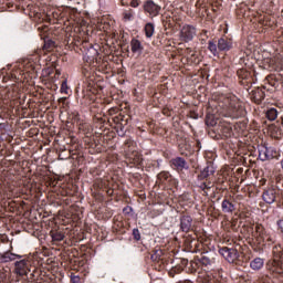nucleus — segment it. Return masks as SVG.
Here are the masks:
<instances>
[{
	"label": "nucleus",
	"instance_id": "f257e3e1",
	"mask_svg": "<svg viewBox=\"0 0 283 283\" xmlns=\"http://www.w3.org/2000/svg\"><path fill=\"white\" fill-rule=\"evenodd\" d=\"M221 114L226 118H244L247 116V108H244V103L238 98L235 95H229L222 97L221 101Z\"/></svg>",
	"mask_w": 283,
	"mask_h": 283
},
{
	"label": "nucleus",
	"instance_id": "f03ea898",
	"mask_svg": "<svg viewBox=\"0 0 283 283\" xmlns=\"http://www.w3.org/2000/svg\"><path fill=\"white\" fill-rule=\"evenodd\" d=\"M218 264V254L213 250L202 251L190 261V269L192 273H196L198 269L203 271H214Z\"/></svg>",
	"mask_w": 283,
	"mask_h": 283
},
{
	"label": "nucleus",
	"instance_id": "7ed1b4c3",
	"mask_svg": "<svg viewBox=\"0 0 283 283\" xmlns=\"http://www.w3.org/2000/svg\"><path fill=\"white\" fill-rule=\"evenodd\" d=\"M266 271L271 275L283 277V248L277 244L272 249V259L266 262Z\"/></svg>",
	"mask_w": 283,
	"mask_h": 283
},
{
	"label": "nucleus",
	"instance_id": "20e7f679",
	"mask_svg": "<svg viewBox=\"0 0 283 283\" xmlns=\"http://www.w3.org/2000/svg\"><path fill=\"white\" fill-rule=\"evenodd\" d=\"M125 147V157L130 163V165H140V160H143V157L140 156V153L136 150V143L132 139H128L124 144Z\"/></svg>",
	"mask_w": 283,
	"mask_h": 283
},
{
	"label": "nucleus",
	"instance_id": "39448f33",
	"mask_svg": "<svg viewBox=\"0 0 283 283\" xmlns=\"http://www.w3.org/2000/svg\"><path fill=\"white\" fill-rule=\"evenodd\" d=\"M234 244L235 245L232 248L222 247L219 249L220 255H222L229 264H238V261L240 260V252L238 251V247H240V244Z\"/></svg>",
	"mask_w": 283,
	"mask_h": 283
},
{
	"label": "nucleus",
	"instance_id": "423d86ee",
	"mask_svg": "<svg viewBox=\"0 0 283 283\" xmlns=\"http://www.w3.org/2000/svg\"><path fill=\"white\" fill-rule=\"evenodd\" d=\"M253 242L254 244H264L265 242H273L271 235L266 233V229L262 223L254 224V233H253Z\"/></svg>",
	"mask_w": 283,
	"mask_h": 283
},
{
	"label": "nucleus",
	"instance_id": "0eeeda50",
	"mask_svg": "<svg viewBox=\"0 0 283 283\" xmlns=\"http://www.w3.org/2000/svg\"><path fill=\"white\" fill-rule=\"evenodd\" d=\"M143 10L149 19H156V17L160 14V10H163V8L154 0H146L143 4Z\"/></svg>",
	"mask_w": 283,
	"mask_h": 283
},
{
	"label": "nucleus",
	"instance_id": "6e6552de",
	"mask_svg": "<svg viewBox=\"0 0 283 283\" xmlns=\"http://www.w3.org/2000/svg\"><path fill=\"white\" fill-rule=\"evenodd\" d=\"M14 266L17 275H19L20 277H23V275H28L32 272V269H30L32 266V263L28 259L17 261L14 263Z\"/></svg>",
	"mask_w": 283,
	"mask_h": 283
},
{
	"label": "nucleus",
	"instance_id": "1a4fd4ad",
	"mask_svg": "<svg viewBox=\"0 0 283 283\" xmlns=\"http://www.w3.org/2000/svg\"><path fill=\"white\" fill-rule=\"evenodd\" d=\"M237 74L239 76L240 85H243V87H251L253 85V73L245 69H239Z\"/></svg>",
	"mask_w": 283,
	"mask_h": 283
},
{
	"label": "nucleus",
	"instance_id": "9d476101",
	"mask_svg": "<svg viewBox=\"0 0 283 283\" xmlns=\"http://www.w3.org/2000/svg\"><path fill=\"white\" fill-rule=\"evenodd\" d=\"M196 27L191 24H185L180 30V39L185 43H189V41H193V36H196Z\"/></svg>",
	"mask_w": 283,
	"mask_h": 283
},
{
	"label": "nucleus",
	"instance_id": "9b49d317",
	"mask_svg": "<svg viewBox=\"0 0 283 283\" xmlns=\"http://www.w3.org/2000/svg\"><path fill=\"white\" fill-rule=\"evenodd\" d=\"M262 199L264 200V202H266V205H273V202H275V200L277 199V189L269 188L264 190Z\"/></svg>",
	"mask_w": 283,
	"mask_h": 283
},
{
	"label": "nucleus",
	"instance_id": "f8f14e48",
	"mask_svg": "<svg viewBox=\"0 0 283 283\" xmlns=\"http://www.w3.org/2000/svg\"><path fill=\"white\" fill-rule=\"evenodd\" d=\"M193 219L191 216L184 214L180 218V229L184 231V233H189L192 229Z\"/></svg>",
	"mask_w": 283,
	"mask_h": 283
},
{
	"label": "nucleus",
	"instance_id": "ddd939ff",
	"mask_svg": "<svg viewBox=\"0 0 283 283\" xmlns=\"http://www.w3.org/2000/svg\"><path fill=\"white\" fill-rule=\"evenodd\" d=\"M233 48V40L222 36L218 40V50L219 52H229Z\"/></svg>",
	"mask_w": 283,
	"mask_h": 283
},
{
	"label": "nucleus",
	"instance_id": "4468645a",
	"mask_svg": "<svg viewBox=\"0 0 283 283\" xmlns=\"http://www.w3.org/2000/svg\"><path fill=\"white\" fill-rule=\"evenodd\" d=\"M259 158L261 160H273V158H277V151L273 148H264L259 150Z\"/></svg>",
	"mask_w": 283,
	"mask_h": 283
},
{
	"label": "nucleus",
	"instance_id": "2eb2a0df",
	"mask_svg": "<svg viewBox=\"0 0 283 283\" xmlns=\"http://www.w3.org/2000/svg\"><path fill=\"white\" fill-rule=\"evenodd\" d=\"M170 165L172 168L176 169V171H182L184 169H189V166L187 165V160L182 157H176L170 160Z\"/></svg>",
	"mask_w": 283,
	"mask_h": 283
},
{
	"label": "nucleus",
	"instance_id": "dca6fc26",
	"mask_svg": "<svg viewBox=\"0 0 283 283\" xmlns=\"http://www.w3.org/2000/svg\"><path fill=\"white\" fill-rule=\"evenodd\" d=\"M266 94L264 93V88L258 87L251 92V101L256 105H260L262 101L265 98Z\"/></svg>",
	"mask_w": 283,
	"mask_h": 283
},
{
	"label": "nucleus",
	"instance_id": "f3484780",
	"mask_svg": "<svg viewBox=\"0 0 283 283\" xmlns=\"http://www.w3.org/2000/svg\"><path fill=\"white\" fill-rule=\"evenodd\" d=\"M216 174V169H213L212 165H208L207 167H205L200 174L197 176L198 180H206L209 181V177L213 176Z\"/></svg>",
	"mask_w": 283,
	"mask_h": 283
},
{
	"label": "nucleus",
	"instance_id": "a211bd4d",
	"mask_svg": "<svg viewBox=\"0 0 283 283\" xmlns=\"http://www.w3.org/2000/svg\"><path fill=\"white\" fill-rule=\"evenodd\" d=\"M112 122L115 124V129H125V125H127V119H125L124 115H117L112 117Z\"/></svg>",
	"mask_w": 283,
	"mask_h": 283
},
{
	"label": "nucleus",
	"instance_id": "6ab92c4d",
	"mask_svg": "<svg viewBox=\"0 0 283 283\" xmlns=\"http://www.w3.org/2000/svg\"><path fill=\"white\" fill-rule=\"evenodd\" d=\"M130 50L133 52V54H143V43L138 40V39H133L130 41Z\"/></svg>",
	"mask_w": 283,
	"mask_h": 283
},
{
	"label": "nucleus",
	"instance_id": "aec40b11",
	"mask_svg": "<svg viewBox=\"0 0 283 283\" xmlns=\"http://www.w3.org/2000/svg\"><path fill=\"white\" fill-rule=\"evenodd\" d=\"M241 233L245 237V238H252V242H253V233H254V226L253 223H244L241 228Z\"/></svg>",
	"mask_w": 283,
	"mask_h": 283
},
{
	"label": "nucleus",
	"instance_id": "412c9836",
	"mask_svg": "<svg viewBox=\"0 0 283 283\" xmlns=\"http://www.w3.org/2000/svg\"><path fill=\"white\" fill-rule=\"evenodd\" d=\"M0 260H2V262H14V260H21V255L7 251L0 254Z\"/></svg>",
	"mask_w": 283,
	"mask_h": 283
},
{
	"label": "nucleus",
	"instance_id": "4be33fe9",
	"mask_svg": "<svg viewBox=\"0 0 283 283\" xmlns=\"http://www.w3.org/2000/svg\"><path fill=\"white\" fill-rule=\"evenodd\" d=\"M221 209L223 213H233V211H235V205L229 201V199H224L221 203Z\"/></svg>",
	"mask_w": 283,
	"mask_h": 283
},
{
	"label": "nucleus",
	"instance_id": "5701e85b",
	"mask_svg": "<svg viewBox=\"0 0 283 283\" xmlns=\"http://www.w3.org/2000/svg\"><path fill=\"white\" fill-rule=\"evenodd\" d=\"M264 266V259L262 258H255L250 262V269L252 271H260Z\"/></svg>",
	"mask_w": 283,
	"mask_h": 283
},
{
	"label": "nucleus",
	"instance_id": "b1692460",
	"mask_svg": "<svg viewBox=\"0 0 283 283\" xmlns=\"http://www.w3.org/2000/svg\"><path fill=\"white\" fill-rule=\"evenodd\" d=\"M56 48V42H54L52 39L50 38H44V45H43V50H45V52H53V50Z\"/></svg>",
	"mask_w": 283,
	"mask_h": 283
},
{
	"label": "nucleus",
	"instance_id": "393cba45",
	"mask_svg": "<svg viewBox=\"0 0 283 283\" xmlns=\"http://www.w3.org/2000/svg\"><path fill=\"white\" fill-rule=\"evenodd\" d=\"M208 50H209V52H211L212 56H218V54H220V50L218 49V44L213 40H210L208 42Z\"/></svg>",
	"mask_w": 283,
	"mask_h": 283
},
{
	"label": "nucleus",
	"instance_id": "a878e982",
	"mask_svg": "<svg viewBox=\"0 0 283 283\" xmlns=\"http://www.w3.org/2000/svg\"><path fill=\"white\" fill-rule=\"evenodd\" d=\"M199 189L203 191V196H209V189H213V182L211 181H203L199 185Z\"/></svg>",
	"mask_w": 283,
	"mask_h": 283
},
{
	"label": "nucleus",
	"instance_id": "bb28decb",
	"mask_svg": "<svg viewBox=\"0 0 283 283\" xmlns=\"http://www.w3.org/2000/svg\"><path fill=\"white\" fill-rule=\"evenodd\" d=\"M144 32L147 39H151V36H154V32H155V27L154 23L148 22L146 23L145 28H144Z\"/></svg>",
	"mask_w": 283,
	"mask_h": 283
},
{
	"label": "nucleus",
	"instance_id": "cd10ccee",
	"mask_svg": "<svg viewBox=\"0 0 283 283\" xmlns=\"http://www.w3.org/2000/svg\"><path fill=\"white\" fill-rule=\"evenodd\" d=\"M53 242H63L65 240V234L61 231L51 232Z\"/></svg>",
	"mask_w": 283,
	"mask_h": 283
},
{
	"label": "nucleus",
	"instance_id": "c85d7f7f",
	"mask_svg": "<svg viewBox=\"0 0 283 283\" xmlns=\"http://www.w3.org/2000/svg\"><path fill=\"white\" fill-rule=\"evenodd\" d=\"M150 260L157 263L163 262V250H155L150 255Z\"/></svg>",
	"mask_w": 283,
	"mask_h": 283
},
{
	"label": "nucleus",
	"instance_id": "c756f323",
	"mask_svg": "<svg viewBox=\"0 0 283 283\" xmlns=\"http://www.w3.org/2000/svg\"><path fill=\"white\" fill-rule=\"evenodd\" d=\"M277 109L276 108H269L266 111V118L268 120H275L277 118Z\"/></svg>",
	"mask_w": 283,
	"mask_h": 283
},
{
	"label": "nucleus",
	"instance_id": "7c9ffc66",
	"mask_svg": "<svg viewBox=\"0 0 283 283\" xmlns=\"http://www.w3.org/2000/svg\"><path fill=\"white\" fill-rule=\"evenodd\" d=\"M185 54L188 56V59H190V61L196 62V59H198L196 51H193L191 48H187L185 50Z\"/></svg>",
	"mask_w": 283,
	"mask_h": 283
},
{
	"label": "nucleus",
	"instance_id": "2f4dec72",
	"mask_svg": "<svg viewBox=\"0 0 283 283\" xmlns=\"http://www.w3.org/2000/svg\"><path fill=\"white\" fill-rule=\"evenodd\" d=\"M123 19L124 21H132L134 19V10L128 9L123 12Z\"/></svg>",
	"mask_w": 283,
	"mask_h": 283
},
{
	"label": "nucleus",
	"instance_id": "473e14b6",
	"mask_svg": "<svg viewBox=\"0 0 283 283\" xmlns=\"http://www.w3.org/2000/svg\"><path fill=\"white\" fill-rule=\"evenodd\" d=\"M171 175L169 174V171H161L158 174L157 178L158 180H160V182H165V180H169V177Z\"/></svg>",
	"mask_w": 283,
	"mask_h": 283
},
{
	"label": "nucleus",
	"instance_id": "72a5a7b5",
	"mask_svg": "<svg viewBox=\"0 0 283 283\" xmlns=\"http://www.w3.org/2000/svg\"><path fill=\"white\" fill-rule=\"evenodd\" d=\"M94 54L93 56L90 55V52H87L85 55H84V61H87V63L92 64L94 63V60L96 59V50H93Z\"/></svg>",
	"mask_w": 283,
	"mask_h": 283
},
{
	"label": "nucleus",
	"instance_id": "f704fd0d",
	"mask_svg": "<svg viewBox=\"0 0 283 283\" xmlns=\"http://www.w3.org/2000/svg\"><path fill=\"white\" fill-rule=\"evenodd\" d=\"M8 134V124L0 123V138H3Z\"/></svg>",
	"mask_w": 283,
	"mask_h": 283
},
{
	"label": "nucleus",
	"instance_id": "c9c22d12",
	"mask_svg": "<svg viewBox=\"0 0 283 283\" xmlns=\"http://www.w3.org/2000/svg\"><path fill=\"white\" fill-rule=\"evenodd\" d=\"M259 23L261 25H271V17L270 15H264L259 20Z\"/></svg>",
	"mask_w": 283,
	"mask_h": 283
},
{
	"label": "nucleus",
	"instance_id": "e433bc0d",
	"mask_svg": "<svg viewBox=\"0 0 283 283\" xmlns=\"http://www.w3.org/2000/svg\"><path fill=\"white\" fill-rule=\"evenodd\" d=\"M265 81L271 85L272 87H275L277 85V82L275 81V75H269L266 76Z\"/></svg>",
	"mask_w": 283,
	"mask_h": 283
},
{
	"label": "nucleus",
	"instance_id": "4c0bfd02",
	"mask_svg": "<svg viewBox=\"0 0 283 283\" xmlns=\"http://www.w3.org/2000/svg\"><path fill=\"white\" fill-rule=\"evenodd\" d=\"M256 283H271V276L269 275H262L258 279Z\"/></svg>",
	"mask_w": 283,
	"mask_h": 283
},
{
	"label": "nucleus",
	"instance_id": "58836bf2",
	"mask_svg": "<svg viewBox=\"0 0 283 283\" xmlns=\"http://www.w3.org/2000/svg\"><path fill=\"white\" fill-rule=\"evenodd\" d=\"M222 134L226 138H231V128L230 127H223Z\"/></svg>",
	"mask_w": 283,
	"mask_h": 283
},
{
	"label": "nucleus",
	"instance_id": "ea45409f",
	"mask_svg": "<svg viewBox=\"0 0 283 283\" xmlns=\"http://www.w3.org/2000/svg\"><path fill=\"white\" fill-rule=\"evenodd\" d=\"M133 235H134V240H140V231L138 229H133Z\"/></svg>",
	"mask_w": 283,
	"mask_h": 283
},
{
	"label": "nucleus",
	"instance_id": "a19ab883",
	"mask_svg": "<svg viewBox=\"0 0 283 283\" xmlns=\"http://www.w3.org/2000/svg\"><path fill=\"white\" fill-rule=\"evenodd\" d=\"M61 92L67 94V82L63 81L61 85Z\"/></svg>",
	"mask_w": 283,
	"mask_h": 283
},
{
	"label": "nucleus",
	"instance_id": "79ce46f5",
	"mask_svg": "<svg viewBox=\"0 0 283 283\" xmlns=\"http://www.w3.org/2000/svg\"><path fill=\"white\" fill-rule=\"evenodd\" d=\"M36 275H39V270H36V268H33V271L30 274V280H36Z\"/></svg>",
	"mask_w": 283,
	"mask_h": 283
},
{
	"label": "nucleus",
	"instance_id": "37998d69",
	"mask_svg": "<svg viewBox=\"0 0 283 283\" xmlns=\"http://www.w3.org/2000/svg\"><path fill=\"white\" fill-rule=\"evenodd\" d=\"M38 30L41 34H43V33L48 32L49 28H48V25H41L38 28Z\"/></svg>",
	"mask_w": 283,
	"mask_h": 283
},
{
	"label": "nucleus",
	"instance_id": "c03bdc74",
	"mask_svg": "<svg viewBox=\"0 0 283 283\" xmlns=\"http://www.w3.org/2000/svg\"><path fill=\"white\" fill-rule=\"evenodd\" d=\"M138 6H140V1H138V0H132L130 1V7L132 8H138Z\"/></svg>",
	"mask_w": 283,
	"mask_h": 283
},
{
	"label": "nucleus",
	"instance_id": "a18cd8bd",
	"mask_svg": "<svg viewBox=\"0 0 283 283\" xmlns=\"http://www.w3.org/2000/svg\"><path fill=\"white\" fill-rule=\"evenodd\" d=\"M7 275L3 272V268H0V283L3 282V280H6Z\"/></svg>",
	"mask_w": 283,
	"mask_h": 283
},
{
	"label": "nucleus",
	"instance_id": "49530a36",
	"mask_svg": "<svg viewBox=\"0 0 283 283\" xmlns=\"http://www.w3.org/2000/svg\"><path fill=\"white\" fill-rule=\"evenodd\" d=\"M274 132L276 135H274V138H280L281 134H282V130L279 129L277 127H274Z\"/></svg>",
	"mask_w": 283,
	"mask_h": 283
},
{
	"label": "nucleus",
	"instance_id": "de8ad7c7",
	"mask_svg": "<svg viewBox=\"0 0 283 283\" xmlns=\"http://www.w3.org/2000/svg\"><path fill=\"white\" fill-rule=\"evenodd\" d=\"M94 187H97V189H102L103 188V180L95 181Z\"/></svg>",
	"mask_w": 283,
	"mask_h": 283
},
{
	"label": "nucleus",
	"instance_id": "09e8293b",
	"mask_svg": "<svg viewBox=\"0 0 283 283\" xmlns=\"http://www.w3.org/2000/svg\"><path fill=\"white\" fill-rule=\"evenodd\" d=\"M71 283H81V277H78V276H72V277H71Z\"/></svg>",
	"mask_w": 283,
	"mask_h": 283
},
{
	"label": "nucleus",
	"instance_id": "8fccbe9b",
	"mask_svg": "<svg viewBox=\"0 0 283 283\" xmlns=\"http://www.w3.org/2000/svg\"><path fill=\"white\" fill-rule=\"evenodd\" d=\"M107 196H114V189L109 188L107 191H106Z\"/></svg>",
	"mask_w": 283,
	"mask_h": 283
},
{
	"label": "nucleus",
	"instance_id": "3c124183",
	"mask_svg": "<svg viewBox=\"0 0 283 283\" xmlns=\"http://www.w3.org/2000/svg\"><path fill=\"white\" fill-rule=\"evenodd\" d=\"M200 140H197V148L200 149Z\"/></svg>",
	"mask_w": 283,
	"mask_h": 283
},
{
	"label": "nucleus",
	"instance_id": "603ef678",
	"mask_svg": "<svg viewBox=\"0 0 283 283\" xmlns=\"http://www.w3.org/2000/svg\"><path fill=\"white\" fill-rule=\"evenodd\" d=\"M169 276H170V277H174V270H171V271L169 272Z\"/></svg>",
	"mask_w": 283,
	"mask_h": 283
},
{
	"label": "nucleus",
	"instance_id": "864d4df0",
	"mask_svg": "<svg viewBox=\"0 0 283 283\" xmlns=\"http://www.w3.org/2000/svg\"><path fill=\"white\" fill-rule=\"evenodd\" d=\"M187 262H189L187 259L182 260V264H187Z\"/></svg>",
	"mask_w": 283,
	"mask_h": 283
},
{
	"label": "nucleus",
	"instance_id": "5fc2aeb1",
	"mask_svg": "<svg viewBox=\"0 0 283 283\" xmlns=\"http://www.w3.org/2000/svg\"><path fill=\"white\" fill-rule=\"evenodd\" d=\"M56 74H57V75H61V71H56Z\"/></svg>",
	"mask_w": 283,
	"mask_h": 283
},
{
	"label": "nucleus",
	"instance_id": "6e6d98bb",
	"mask_svg": "<svg viewBox=\"0 0 283 283\" xmlns=\"http://www.w3.org/2000/svg\"><path fill=\"white\" fill-rule=\"evenodd\" d=\"M99 123H103V118L99 119Z\"/></svg>",
	"mask_w": 283,
	"mask_h": 283
}]
</instances>
